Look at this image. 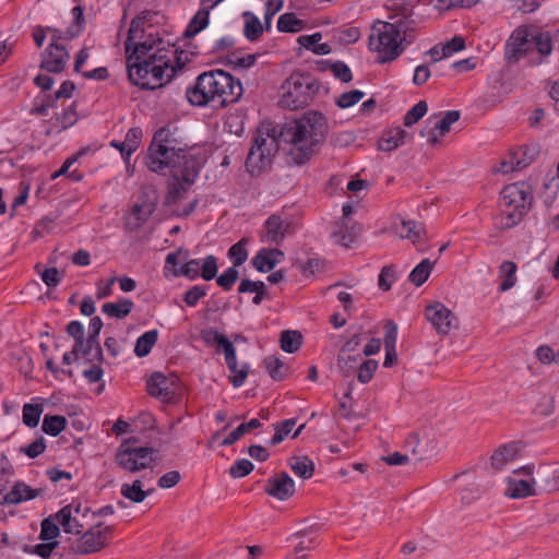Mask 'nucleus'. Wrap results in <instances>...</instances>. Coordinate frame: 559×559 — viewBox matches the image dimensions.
I'll use <instances>...</instances> for the list:
<instances>
[{"mask_svg": "<svg viewBox=\"0 0 559 559\" xmlns=\"http://www.w3.org/2000/svg\"><path fill=\"white\" fill-rule=\"evenodd\" d=\"M378 367L379 364L376 359L364 360L358 368V381L362 384L369 383L372 380Z\"/></svg>", "mask_w": 559, "mask_h": 559, "instance_id": "59", "label": "nucleus"}, {"mask_svg": "<svg viewBox=\"0 0 559 559\" xmlns=\"http://www.w3.org/2000/svg\"><path fill=\"white\" fill-rule=\"evenodd\" d=\"M163 44V39L159 37L158 32L154 29H150L147 35H145V40L138 43L134 47V51H132V56L135 57L136 60L141 58V56H150L153 55L157 49H162V52L165 50L164 47H159Z\"/></svg>", "mask_w": 559, "mask_h": 559, "instance_id": "28", "label": "nucleus"}, {"mask_svg": "<svg viewBox=\"0 0 559 559\" xmlns=\"http://www.w3.org/2000/svg\"><path fill=\"white\" fill-rule=\"evenodd\" d=\"M263 365L270 377L275 381H282L287 377L288 367L275 356H266Z\"/></svg>", "mask_w": 559, "mask_h": 559, "instance_id": "44", "label": "nucleus"}, {"mask_svg": "<svg viewBox=\"0 0 559 559\" xmlns=\"http://www.w3.org/2000/svg\"><path fill=\"white\" fill-rule=\"evenodd\" d=\"M70 60V53L67 48H45L40 53L39 68L48 73L59 74L66 70Z\"/></svg>", "mask_w": 559, "mask_h": 559, "instance_id": "21", "label": "nucleus"}, {"mask_svg": "<svg viewBox=\"0 0 559 559\" xmlns=\"http://www.w3.org/2000/svg\"><path fill=\"white\" fill-rule=\"evenodd\" d=\"M165 69L169 71L167 74L168 80L175 78V64H171V60L168 59L166 55L165 59L154 62L150 68V80L155 88L163 86Z\"/></svg>", "mask_w": 559, "mask_h": 559, "instance_id": "31", "label": "nucleus"}, {"mask_svg": "<svg viewBox=\"0 0 559 559\" xmlns=\"http://www.w3.org/2000/svg\"><path fill=\"white\" fill-rule=\"evenodd\" d=\"M210 290L207 284H197L189 287L182 295V300L188 307H195L199 301L204 298Z\"/></svg>", "mask_w": 559, "mask_h": 559, "instance_id": "49", "label": "nucleus"}, {"mask_svg": "<svg viewBox=\"0 0 559 559\" xmlns=\"http://www.w3.org/2000/svg\"><path fill=\"white\" fill-rule=\"evenodd\" d=\"M264 492L281 501L288 500L295 493V481L286 472H280L266 480Z\"/></svg>", "mask_w": 559, "mask_h": 559, "instance_id": "18", "label": "nucleus"}, {"mask_svg": "<svg viewBox=\"0 0 559 559\" xmlns=\"http://www.w3.org/2000/svg\"><path fill=\"white\" fill-rule=\"evenodd\" d=\"M136 441L135 437L124 439L115 454V463L117 466L130 473L147 468L153 462V448L133 447L132 444Z\"/></svg>", "mask_w": 559, "mask_h": 559, "instance_id": "9", "label": "nucleus"}, {"mask_svg": "<svg viewBox=\"0 0 559 559\" xmlns=\"http://www.w3.org/2000/svg\"><path fill=\"white\" fill-rule=\"evenodd\" d=\"M243 93L240 80L215 69L201 73L193 86L187 88V100L199 107H226L239 100Z\"/></svg>", "mask_w": 559, "mask_h": 559, "instance_id": "2", "label": "nucleus"}, {"mask_svg": "<svg viewBox=\"0 0 559 559\" xmlns=\"http://www.w3.org/2000/svg\"><path fill=\"white\" fill-rule=\"evenodd\" d=\"M143 136L142 129L140 127H133L129 129L126 134V154L127 156H131L133 152L138 150L141 144V140Z\"/></svg>", "mask_w": 559, "mask_h": 559, "instance_id": "62", "label": "nucleus"}, {"mask_svg": "<svg viewBox=\"0 0 559 559\" xmlns=\"http://www.w3.org/2000/svg\"><path fill=\"white\" fill-rule=\"evenodd\" d=\"M210 23V12L209 9H204L200 7L197 13L190 20L187 28L185 29L182 37L185 39L192 38L201 31L207 27Z\"/></svg>", "mask_w": 559, "mask_h": 559, "instance_id": "32", "label": "nucleus"}, {"mask_svg": "<svg viewBox=\"0 0 559 559\" xmlns=\"http://www.w3.org/2000/svg\"><path fill=\"white\" fill-rule=\"evenodd\" d=\"M396 234L401 238L409 239L413 243H416L420 240L421 235L424 234V227L415 221L402 219L401 224L396 225Z\"/></svg>", "mask_w": 559, "mask_h": 559, "instance_id": "36", "label": "nucleus"}, {"mask_svg": "<svg viewBox=\"0 0 559 559\" xmlns=\"http://www.w3.org/2000/svg\"><path fill=\"white\" fill-rule=\"evenodd\" d=\"M247 239L242 238L228 249V258L233 262V266H241L248 259V251L246 249Z\"/></svg>", "mask_w": 559, "mask_h": 559, "instance_id": "53", "label": "nucleus"}, {"mask_svg": "<svg viewBox=\"0 0 559 559\" xmlns=\"http://www.w3.org/2000/svg\"><path fill=\"white\" fill-rule=\"evenodd\" d=\"M45 489H33L23 481H16L11 490L3 496L2 504H19L23 501L33 500L44 493Z\"/></svg>", "mask_w": 559, "mask_h": 559, "instance_id": "24", "label": "nucleus"}, {"mask_svg": "<svg viewBox=\"0 0 559 559\" xmlns=\"http://www.w3.org/2000/svg\"><path fill=\"white\" fill-rule=\"evenodd\" d=\"M67 418L61 415H46L43 420L41 430L51 437H57L67 427Z\"/></svg>", "mask_w": 559, "mask_h": 559, "instance_id": "40", "label": "nucleus"}, {"mask_svg": "<svg viewBox=\"0 0 559 559\" xmlns=\"http://www.w3.org/2000/svg\"><path fill=\"white\" fill-rule=\"evenodd\" d=\"M163 59H165V53H162V49H157V51L148 57L141 56L139 60L132 53H129L127 56V70L131 84L142 90H154L155 86L150 80V68L154 62L162 61Z\"/></svg>", "mask_w": 559, "mask_h": 559, "instance_id": "10", "label": "nucleus"}, {"mask_svg": "<svg viewBox=\"0 0 559 559\" xmlns=\"http://www.w3.org/2000/svg\"><path fill=\"white\" fill-rule=\"evenodd\" d=\"M58 545V542H46L35 546L25 545L23 550L28 554H35L43 559H48Z\"/></svg>", "mask_w": 559, "mask_h": 559, "instance_id": "61", "label": "nucleus"}, {"mask_svg": "<svg viewBox=\"0 0 559 559\" xmlns=\"http://www.w3.org/2000/svg\"><path fill=\"white\" fill-rule=\"evenodd\" d=\"M433 263L429 259H424L409 273L408 280L417 287L421 286L429 277Z\"/></svg>", "mask_w": 559, "mask_h": 559, "instance_id": "46", "label": "nucleus"}, {"mask_svg": "<svg viewBox=\"0 0 559 559\" xmlns=\"http://www.w3.org/2000/svg\"><path fill=\"white\" fill-rule=\"evenodd\" d=\"M60 535V528L52 515L41 521L39 539L43 542H55L53 539Z\"/></svg>", "mask_w": 559, "mask_h": 559, "instance_id": "55", "label": "nucleus"}, {"mask_svg": "<svg viewBox=\"0 0 559 559\" xmlns=\"http://www.w3.org/2000/svg\"><path fill=\"white\" fill-rule=\"evenodd\" d=\"M35 270L40 274L43 282L48 287H56L62 280L63 274L57 267H47L40 271V263L35 265Z\"/></svg>", "mask_w": 559, "mask_h": 559, "instance_id": "63", "label": "nucleus"}, {"mask_svg": "<svg viewBox=\"0 0 559 559\" xmlns=\"http://www.w3.org/2000/svg\"><path fill=\"white\" fill-rule=\"evenodd\" d=\"M533 189L526 181L507 185L500 192L499 214L495 216V226L509 230L518 226L533 204Z\"/></svg>", "mask_w": 559, "mask_h": 559, "instance_id": "4", "label": "nucleus"}, {"mask_svg": "<svg viewBox=\"0 0 559 559\" xmlns=\"http://www.w3.org/2000/svg\"><path fill=\"white\" fill-rule=\"evenodd\" d=\"M288 228L289 222L283 221L280 215L273 214L264 223L262 240L278 246L285 239Z\"/></svg>", "mask_w": 559, "mask_h": 559, "instance_id": "22", "label": "nucleus"}, {"mask_svg": "<svg viewBox=\"0 0 559 559\" xmlns=\"http://www.w3.org/2000/svg\"><path fill=\"white\" fill-rule=\"evenodd\" d=\"M189 251L182 247L177 248V276H183L189 281L199 278L210 282L218 272V258L207 254L202 259H188Z\"/></svg>", "mask_w": 559, "mask_h": 559, "instance_id": "7", "label": "nucleus"}, {"mask_svg": "<svg viewBox=\"0 0 559 559\" xmlns=\"http://www.w3.org/2000/svg\"><path fill=\"white\" fill-rule=\"evenodd\" d=\"M170 136L167 127L158 129L153 135L144 160L151 171L168 176L166 205L175 203V146L169 145Z\"/></svg>", "mask_w": 559, "mask_h": 559, "instance_id": "5", "label": "nucleus"}, {"mask_svg": "<svg viewBox=\"0 0 559 559\" xmlns=\"http://www.w3.org/2000/svg\"><path fill=\"white\" fill-rule=\"evenodd\" d=\"M532 52L528 34L523 29H515L506 44L504 57L508 63H515Z\"/></svg>", "mask_w": 559, "mask_h": 559, "instance_id": "20", "label": "nucleus"}, {"mask_svg": "<svg viewBox=\"0 0 559 559\" xmlns=\"http://www.w3.org/2000/svg\"><path fill=\"white\" fill-rule=\"evenodd\" d=\"M239 278V272L237 267L229 266L221 275L216 274V284L224 290L229 292Z\"/></svg>", "mask_w": 559, "mask_h": 559, "instance_id": "54", "label": "nucleus"}, {"mask_svg": "<svg viewBox=\"0 0 559 559\" xmlns=\"http://www.w3.org/2000/svg\"><path fill=\"white\" fill-rule=\"evenodd\" d=\"M288 466L296 476L302 479L311 478L314 473V463L308 456H293L288 461Z\"/></svg>", "mask_w": 559, "mask_h": 559, "instance_id": "35", "label": "nucleus"}, {"mask_svg": "<svg viewBox=\"0 0 559 559\" xmlns=\"http://www.w3.org/2000/svg\"><path fill=\"white\" fill-rule=\"evenodd\" d=\"M134 304L131 299L120 298L118 302L104 304L102 310L111 318L123 319L131 313Z\"/></svg>", "mask_w": 559, "mask_h": 559, "instance_id": "34", "label": "nucleus"}, {"mask_svg": "<svg viewBox=\"0 0 559 559\" xmlns=\"http://www.w3.org/2000/svg\"><path fill=\"white\" fill-rule=\"evenodd\" d=\"M280 342L284 352L293 354L299 349L302 336L298 331L286 330L281 333Z\"/></svg>", "mask_w": 559, "mask_h": 559, "instance_id": "47", "label": "nucleus"}, {"mask_svg": "<svg viewBox=\"0 0 559 559\" xmlns=\"http://www.w3.org/2000/svg\"><path fill=\"white\" fill-rule=\"evenodd\" d=\"M425 317L439 334H448L455 321L450 309L441 302L429 305L425 309Z\"/></svg>", "mask_w": 559, "mask_h": 559, "instance_id": "19", "label": "nucleus"}, {"mask_svg": "<svg viewBox=\"0 0 559 559\" xmlns=\"http://www.w3.org/2000/svg\"><path fill=\"white\" fill-rule=\"evenodd\" d=\"M397 276L395 266L392 264L385 265L382 267L379 274L378 286L384 292L390 290Z\"/></svg>", "mask_w": 559, "mask_h": 559, "instance_id": "60", "label": "nucleus"}, {"mask_svg": "<svg viewBox=\"0 0 559 559\" xmlns=\"http://www.w3.org/2000/svg\"><path fill=\"white\" fill-rule=\"evenodd\" d=\"M205 162L204 155L194 150L186 152L177 148V177L185 187L193 185Z\"/></svg>", "mask_w": 559, "mask_h": 559, "instance_id": "12", "label": "nucleus"}, {"mask_svg": "<svg viewBox=\"0 0 559 559\" xmlns=\"http://www.w3.org/2000/svg\"><path fill=\"white\" fill-rule=\"evenodd\" d=\"M66 332L74 340V353L83 350L84 328L82 323L76 320L69 322Z\"/></svg>", "mask_w": 559, "mask_h": 559, "instance_id": "57", "label": "nucleus"}, {"mask_svg": "<svg viewBox=\"0 0 559 559\" xmlns=\"http://www.w3.org/2000/svg\"><path fill=\"white\" fill-rule=\"evenodd\" d=\"M536 477L542 490L547 492L559 490V467L539 465L536 469Z\"/></svg>", "mask_w": 559, "mask_h": 559, "instance_id": "27", "label": "nucleus"}, {"mask_svg": "<svg viewBox=\"0 0 559 559\" xmlns=\"http://www.w3.org/2000/svg\"><path fill=\"white\" fill-rule=\"evenodd\" d=\"M538 484L537 477L531 480L510 478L506 488V496L512 499H523L535 495L534 485Z\"/></svg>", "mask_w": 559, "mask_h": 559, "instance_id": "26", "label": "nucleus"}, {"mask_svg": "<svg viewBox=\"0 0 559 559\" xmlns=\"http://www.w3.org/2000/svg\"><path fill=\"white\" fill-rule=\"evenodd\" d=\"M111 531V526H104V522L97 523L81 536L78 544L71 547V551L75 555L100 551L107 545V533Z\"/></svg>", "mask_w": 559, "mask_h": 559, "instance_id": "13", "label": "nucleus"}, {"mask_svg": "<svg viewBox=\"0 0 559 559\" xmlns=\"http://www.w3.org/2000/svg\"><path fill=\"white\" fill-rule=\"evenodd\" d=\"M120 492L126 499L134 503L144 501L148 496V491L143 490V483L141 479H135L131 485L123 484Z\"/></svg>", "mask_w": 559, "mask_h": 559, "instance_id": "41", "label": "nucleus"}, {"mask_svg": "<svg viewBox=\"0 0 559 559\" xmlns=\"http://www.w3.org/2000/svg\"><path fill=\"white\" fill-rule=\"evenodd\" d=\"M276 26L281 33H298L305 28L306 23L294 13H284L278 17Z\"/></svg>", "mask_w": 559, "mask_h": 559, "instance_id": "39", "label": "nucleus"}, {"mask_svg": "<svg viewBox=\"0 0 559 559\" xmlns=\"http://www.w3.org/2000/svg\"><path fill=\"white\" fill-rule=\"evenodd\" d=\"M156 207V198L151 199L146 192L139 195L136 203L132 206L130 215L126 217L124 228L128 231H135L141 228Z\"/></svg>", "mask_w": 559, "mask_h": 559, "instance_id": "15", "label": "nucleus"}, {"mask_svg": "<svg viewBox=\"0 0 559 559\" xmlns=\"http://www.w3.org/2000/svg\"><path fill=\"white\" fill-rule=\"evenodd\" d=\"M157 337V330H150L142 334L135 342L134 354L140 358L147 356L156 344Z\"/></svg>", "mask_w": 559, "mask_h": 559, "instance_id": "38", "label": "nucleus"}, {"mask_svg": "<svg viewBox=\"0 0 559 559\" xmlns=\"http://www.w3.org/2000/svg\"><path fill=\"white\" fill-rule=\"evenodd\" d=\"M318 69L321 72L330 70L333 75L343 83H348L353 80L352 70L341 60L334 62L330 60H321L318 62Z\"/></svg>", "mask_w": 559, "mask_h": 559, "instance_id": "30", "label": "nucleus"}, {"mask_svg": "<svg viewBox=\"0 0 559 559\" xmlns=\"http://www.w3.org/2000/svg\"><path fill=\"white\" fill-rule=\"evenodd\" d=\"M460 119V111L449 110L440 119L432 120L429 118L427 124L420 130V135L427 138L428 143L435 145L439 142V138L450 131L451 124Z\"/></svg>", "mask_w": 559, "mask_h": 559, "instance_id": "16", "label": "nucleus"}, {"mask_svg": "<svg viewBox=\"0 0 559 559\" xmlns=\"http://www.w3.org/2000/svg\"><path fill=\"white\" fill-rule=\"evenodd\" d=\"M212 340L207 338V342H213L217 345L216 353H224L227 368L234 373L231 383L235 388L243 385L248 377V365H243L241 369H238L236 348L234 344L227 338V336L218 331H213Z\"/></svg>", "mask_w": 559, "mask_h": 559, "instance_id": "11", "label": "nucleus"}, {"mask_svg": "<svg viewBox=\"0 0 559 559\" xmlns=\"http://www.w3.org/2000/svg\"><path fill=\"white\" fill-rule=\"evenodd\" d=\"M261 426L258 418H252L248 423L240 424L235 430H233L222 442V447H229L237 442L245 433L257 429Z\"/></svg>", "mask_w": 559, "mask_h": 559, "instance_id": "45", "label": "nucleus"}, {"mask_svg": "<svg viewBox=\"0 0 559 559\" xmlns=\"http://www.w3.org/2000/svg\"><path fill=\"white\" fill-rule=\"evenodd\" d=\"M269 248L260 249L252 258V266L260 273H267L277 265V261L273 260L267 253Z\"/></svg>", "mask_w": 559, "mask_h": 559, "instance_id": "48", "label": "nucleus"}, {"mask_svg": "<svg viewBox=\"0 0 559 559\" xmlns=\"http://www.w3.org/2000/svg\"><path fill=\"white\" fill-rule=\"evenodd\" d=\"M155 13L151 11H143L131 21L128 37L124 43L126 55L129 56L134 51V47L138 43L145 40L150 29H154L153 16Z\"/></svg>", "mask_w": 559, "mask_h": 559, "instance_id": "14", "label": "nucleus"}, {"mask_svg": "<svg viewBox=\"0 0 559 559\" xmlns=\"http://www.w3.org/2000/svg\"><path fill=\"white\" fill-rule=\"evenodd\" d=\"M43 405L26 403L23 406V424L29 428H35L39 424L40 415L43 414Z\"/></svg>", "mask_w": 559, "mask_h": 559, "instance_id": "50", "label": "nucleus"}, {"mask_svg": "<svg viewBox=\"0 0 559 559\" xmlns=\"http://www.w3.org/2000/svg\"><path fill=\"white\" fill-rule=\"evenodd\" d=\"M428 111V104L425 100H419L414 105L404 116V126L412 127L417 123Z\"/></svg>", "mask_w": 559, "mask_h": 559, "instance_id": "58", "label": "nucleus"}, {"mask_svg": "<svg viewBox=\"0 0 559 559\" xmlns=\"http://www.w3.org/2000/svg\"><path fill=\"white\" fill-rule=\"evenodd\" d=\"M326 117L317 110H309L299 118L286 121L280 132L283 142L290 144L288 163L304 165L319 151L326 139Z\"/></svg>", "mask_w": 559, "mask_h": 559, "instance_id": "1", "label": "nucleus"}, {"mask_svg": "<svg viewBox=\"0 0 559 559\" xmlns=\"http://www.w3.org/2000/svg\"><path fill=\"white\" fill-rule=\"evenodd\" d=\"M187 187H185L179 179L177 178V217L179 216H189L192 212H194L195 207L199 204L200 199L198 197H193L187 204H182V199L185 193L187 192Z\"/></svg>", "mask_w": 559, "mask_h": 559, "instance_id": "43", "label": "nucleus"}, {"mask_svg": "<svg viewBox=\"0 0 559 559\" xmlns=\"http://www.w3.org/2000/svg\"><path fill=\"white\" fill-rule=\"evenodd\" d=\"M167 377L155 371L146 382V391L152 397L159 399L164 404H171L175 400V392L169 391L167 385Z\"/></svg>", "mask_w": 559, "mask_h": 559, "instance_id": "23", "label": "nucleus"}, {"mask_svg": "<svg viewBox=\"0 0 559 559\" xmlns=\"http://www.w3.org/2000/svg\"><path fill=\"white\" fill-rule=\"evenodd\" d=\"M532 52L536 49L539 56H549L552 51V41L548 32H538L530 38Z\"/></svg>", "mask_w": 559, "mask_h": 559, "instance_id": "42", "label": "nucleus"}, {"mask_svg": "<svg viewBox=\"0 0 559 559\" xmlns=\"http://www.w3.org/2000/svg\"><path fill=\"white\" fill-rule=\"evenodd\" d=\"M280 105L298 110L307 107L317 96L328 95L329 86L322 84L312 73L294 71L282 84Z\"/></svg>", "mask_w": 559, "mask_h": 559, "instance_id": "6", "label": "nucleus"}, {"mask_svg": "<svg viewBox=\"0 0 559 559\" xmlns=\"http://www.w3.org/2000/svg\"><path fill=\"white\" fill-rule=\"evenodd\" d=\"M523 449L522 442L511 441L502 444L491 456V465L501 469L507 463L515 460Z\"/></svg>", "mask_w": 559, "mask_h": 559, "instance_id": "25", "label": "nucleus"}, {"mask_svg": "<svg viewBox=\"0 0 559 559\" xmlns=\"http://www.w3.org/2000/svg\"><path fill=\"white\" fill-rule=\"evenodd\" d=\"M296 423H297L296 418H289V419H285L283 421L275 423L273 425L275 432L269 441L270 445L280 444L285 439V437L290 433V431L294 428V426L296 425Z\"/></svg>", "mask_w": 559, "mask_h": 559, "instance_id": "51", "label": "nucleus"}, {"mask_svg": "<svg viewBox=\"0 0 559 559\" xmlns=\"http://www.w3.org/2000/svg\"><path fill=\"white\" fill-rule=\"evenodd\" d=\"M539 154L538 144L523 145L511 152L508 159L502 160L500 170L504 174L522 170L531 165Z\"/></svg>", "mask_w": 559, "mask_h": 559, "instance_id": "17", "label": "nucleus"}, {"mask_svg": "<svg viewBox=\"0 0 559 559\" xmlns=\"http://www.w3.org/2000/svg\"><path fill=\"white\" fill-rule=\"evenodd\" d=\"M56 521L63 527V531L69 534H80V530H74L72 519V504L62 507L55 515Z\"/></svg>", "mask_w": 559, "mask_h": 559, "instance_id": "52", "label": "nucleus"}, {"mask_svg": "<svg viewBox=\"0 0 559 559\" xmlns=\"http://www.w3.org/2000/svg\"><path fill=\"white\" fill-rule=\"evenodd\" d=\"M254 468V465L248 459L237 460L229 468V475L233 478H242L249 475Z\"/></svg>", "mask_w": 559, "mask_h": 559, "instance_id": "64", "label": "nucleus"}, {"mask_svg": "<svg viewBox=\"0 0 559 559\" xmlns=\"http://www.w3.org/2000/svg\"><path fill=\"white\" fill-rule=\"evenodd\" d=\"M278 150V142L274 136L258 133L252 141L245 166L251 176H260L272 163Z\"/></svg>", "mask_w": 559, "mask_h": 559, "instance_id": "8", "label": "nucleus"}, {"mask_svg": "<svg viewBox=\"0 0 559 559\" xmlns=\"http://www.w3.org/2000/svg\"><path fill=\"white\" fill-rule=\"evenodd\" d=\"M406 22L397 20L393 23L377 20L368 38V48L377 52V63L384 64L396 60L412 44L407 39Z\"/></svg>", "mask_w": 559, "mask_h": 559, "instance_id": "3", "label": "nucleus"}, {"mask_svg": "<svg viewBox=\"0 0 559 559\" xmlns=\"http://www.w3.org/2000/svg\"><path fill=\"white\" fill-rule=\"evenodd\" d=\"M409 134L401 127L388 131L378 142V148L383 152H392L406 143Z\"/></svg>", "mask_w": 559, "mask_h": 559, "instance_id": "29", "label": "nucleus"}, {"mask_svg": "<svg viewBox=\"0 0 559 559\" xmlns=\"http://www.w3.org/2000/svg\"><path fill=\"white\" fill-rule=\"evenodd\" d=\"M518 266L512 261H503L499 266V275L503 281L499 285V290L507 292L511 289L516 282Z\"/></svg>", "mask_w": 559, "mask_h": 559, "instance_id": "37", "label": "nucleus"}, {"mask_svg": "<svg viewBox=\"0 0 559 559\" xmlns=\"http://www.w3.org/2000/svg\"><path fill=\"white\" fill-rule=\"evenodd\" d=\"M104 326L103 320L99 317H93L88 324V336L84 337V345L82 354H88L93 349H98L99 333Z\"/></svg>", "mask_w": 559, "mask_h": 559, "instance_id": "33", "label": "nucleus"}, {"mask_svg": "<svg viewBox=\"0 0 559 559\" xmlns=\"http://www.w3.org/2000/svg\"><path fill=\"white\" fill-rule=\"evenodd\" d=\"M245 16H250V20H248L245 24L243 34L248 40L255 41L259 39L263 32L261 21L250 12H246Z\"/></svg>", "mask_w": 559, "mask_h": 559, "instance_id": "56", "label": "nucleus"}]
</instances>
